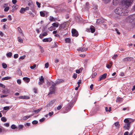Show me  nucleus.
I'll use <instances>...</instances> for the list:
<instances>
[{
  "instance_id": "052dcab7",
  "label": "nucleus",
  "mask_w": 135,
  "mask_h": 135,
  "mask_svg": "<svg viewBox=\"0 0 135 135\" xmlns=\"http://www.w3.org/2000/svg\"><path fill=\"white\" fill-rule=\"evenodd\" d=\"M4 125L7 127H8L9 126V124L8 123L4 124Z\"/></svg>"
},
{
  "instance_id": "b1692460",
  "label": "nucleus",
  "mask_w": 135,
  "mask_h": 135,
  "mask_svg": "<svg viewBox=\"0 0 135 135\" xmlns=\"http://www.w3.org/2000/svg\"><path fill=\"white\" fill-rule=\"evenodd\" d=\"M39 80L40 81L44 82V78L42 76H41L39 78Z\"/></svg>"
},
{
  "instance_id": "37998d69",
  "label": "nucleus",
  "mask_w": 135,
  "mask_h": 135,
  "mask_svg": "<svg viewBox=\"0 0 135 135\" xmlns=\"http://www.w3.org/2000/svg\"><path fill=\"white\" fill-rule=\"evenodd\" d=\"M9 7H7L5 8V9H4V11H5L6 12L8 11L9 9Z\"/></svg>"
},
{
  "instance_id": "1a4fd4ad",
  "label": "nucleus",
  "mask_w": 135,
  "mask_h": 135,
  "mask_svg": "<svg viewBox=\"0 0 135 135\" xmlns=\"http://www.w3.org/2000/svg\"><path fill=\"white\" fill-rule=\"evenodd\" d=\"M88 48H85L84 47H81L77 49V50L78 51H81V52H84L88 50Z\"/></svg>"
},
{
  "instance_id": "ddd939ff",
  "label": "nucleus",
  "mask_w": 135,
  "mask_h": 135,
  "mask_svg": "<svg viewBox=\"0 0 135 135\" xmlns=\"http://www.w3.org/2000/svg\"><path fill=\"white\" fill-rule=\"evenodd\" d=\"M23 79L27 83H28L30 81V79L27 77L23 78Z\"/></svg>"
},
{
  "instance_id": "f03ea898",
  "label": "nucleus",
  "mask_w": 135,
  "mask_h": 135,
  "mask_svg": "<svg viewBox=\"0 0 135 135\" xmlns=\"http://www.w3.org/2000/svg\"><path fill=\"white\" fill-rule=\"evenodd\" d=\"M126 20L127 22L134 23L135 25V14L128 17L126 18Z\"/></svg>"
},
{
  "instance_id": "20e7f679",
  "label": "nucleus",
  "mask_w": 135,
  "mask_h": 135,
  "mask_svg": "<svg viewBox=\"0 0 135 135\" xmlns=\"http://www.w3.org/2000/svg\"><path fill=\"white\" fill-rule=\"evenodd\" d=\"M73 102H71L69 103L68 105L66 108L65 110L67 112H65L64 113H67L68 111H69L71 109V108L73 107L74 105Z\"/></svg>"
},
{
  "instance_id": "0e129e2a",
  "label": "nucleus",
  "mask_w": 135,
  "mask_h": 135,
  "mask_svg": "<svg viewBox=\"0 0 135 135\" xmlns=\"http://www.w3.org/2000/svg\"><path fill=\"white\" fill-rule=\"evenodd\" d=\"M5 72L4 71H3L2 72V73L1 75L2 76H3L5 74Z\"/></svg>"
},
{
  "instance_id": "f704fd0d",
  "label": "nucleus",
  "mask_w": 135,
  "mask_h": 135,
  "mask_svg": "<svg viewBox=\"0 0 135 135\" xmlns=\"http://www.w3.org/2000/svg\"><path fill=\"white\" fill-rule=\"evenodd\" d=\"M17 29L19 33L20 34H22V31L21 28L20 27H18L17 28Z\"/></svg>"
},
{
  "instance_id": "ea45409f",
  "label": "nucleus",
  "mask_w": 135,
  "mask_h": 135,
  "mask_svg": "<svg viewBox=\"0 0 135 135\" xmlns=\"http://www.w3.org/2000/svg\"><path fill=\"white\" fill-rule=\"evenodd\" d=\"M38 123V122L36 120H34L32 122V123L33 124H37Z\"/></svg>"
},
{
  "instance_id": "2f4dec72",
  "label": "nucleus",
  "mask_w": 135,
  "mask_h": 135,
  "mask_svg": "<svg viewBox=\"0 0 135 135\" xmlns=\"http://www.w3.org/2000/svg\"><path fill=\"white\" fill-rule=\"evenodd\" d=\"M40 16L42 17H44L45 16V14L43 12H40Z\"/></svg>"
},
{
  "instance_id": "c9c22d12",
  "label": "nucleus",
  "mask_w": 135,
  "mask_h": 135,
  "mask_svg": "<svg viewBox=\"0 0 135 135\" xmlns=\"http://www.w3.org/2000/svg\"><path fill=\"white\" fill-rule=\"evenodd\" d=\"M11 128L13 129H15L17 128V127L15 124H12L11 126Z\"/></svg>"
},
{
  "instance_id": "aec40b11",
  "label": "nucleus",
  "mask_w": 135,
  "mask_h": 135,
  "mask_svg": "<svg viewBox=\"0 0 135 135\" xmlns=\"http://www.w3.org/2000/svg\"><path fill=\"white\" fill-rule=\"evenodd\" d=\"M65 42L66 43H69L70 42L71 40L69 38H66L65 39Z\"/></svg>"
},
{
  "instance_id": "bb28decb",
  "label": "nucleus",
  "mask_w": 135,
  "mask_h": 135,
  "mask_svg": "<svg viewBox=\"0 0 135 135\" xmlns=\"http://www.w3.org/2000/svg\"><path fill=\"white\" fill-rule=\"evenodd\" d=\"M52 25L53 26L56 27H57L59 26V24L58 23H52Z\"/></svg>"
},
{
  "instance_id": "f257e3e1",
  "label": "nucleus",
  "mask_w": 135,
  "mask_h": 135,
  "mask_svg": "<svg viewBox=\"0 0 135 135\" xmlns=\"http://www.w3.org/2000/svg\"><path fill=\"white\" fill-rule=\"evenodd\" d=\"M133 1V0H123L122 2L123 6L117 8L115 10V12L120 16L127 15L129 10L127 8L131 5Z\"/></svg>"
},
{
  "instance_id": "412c9836",
  "label": "nucleus",
  "mask_w": 135,
  "mask_h": 135,
  "mask_svg": "<svg viewBox=\"0 0 135 135\" xmlns=\"http://www.w3.org/2000/svg\"><path fill=\"white\" fill-rule=\"evenodd\" d=\"M64 80L61 79H58L56 81V83L59 84L61 82H63Z\"/></svg>"
},
{
  "instance_id": "c756f323",
  "label": "nucleus",
  "mask_w": 135,
  "mask_h": 135,
  "mask_svg": "<svg viewBox=\"0 0 135 135\" xmlns=\"http://www.w3.org/2000/svg\"><path fill=\"white\" fill-rule=\"evenodd\" d=\"M18 7V6L16 4L14 5L12 7V8L13 9H15V10L17 9Z\"/></svg>"
},
{
  "instance_id": "774afa93",
  "label": "nucleus",
  "mask_w": 135,
  "mask_h": 135,
  "mask_svg": "<svg viewBox=\"0 0 135 135\" xmlns=\"http://www.w3.org/2000/svg\"><path fill=\"white\" fill-rule=\"evenodd\" d=\"M7 96V95L6 94H3L1 95V98H4L6 97Z\"/></svg>"
},
{
  "instance_id": "7ed1b4c3",
  "label": "nucleus",
  "mask_w": 135,
  "mask_h": 135,
  "mask_svg": "<svg viewBox=\"0 0 135 135\" xmlns=\"http://www.w3.org/2000/svg\"><path fill=\"white\" fill-rule=\"evenodd\" d=\"M68 26V23L65 22L60 25L59 26V30H65L67 29Z\"/></svg>"
},
{
  "instance_id": "a18cd8bd",
  "label": "nucleus",
  "mask_w": 135,
  "mask_h": 135,
  "mask_svg": "<svg viewBox=\"0 0 135 135\" xmlns=\"http://www.w3.org/2000/svg\"><path fill=\"white\" fill-rule=\"evenodd\" d=\"M17 82L18 84H20L21 83V80L20 79H18L17 80Z\"/></svg>"
},
{
  "instance_id": "c03bdc74",
  "label": "nucleus",
  "mask_w": 135,
  "mask_h": 135,
  "mask_svg": "<svg viewBox=\"0 0 135 135\" xmlns=\"http://www.w3.org/2000/svg\"><path fill=\"white\" fill-rule=\"evenodd\" d=\"M62 107V106L61 105H59L57 107V109L58 110H59L61 109Z\"/></svg>"
},
{
  "instance_id": "6e6d98bb",
  "label": "nucleus",
  "mask_w": 135,
  "mask_h": 135,
  "mask_svg": "<svg viewBox=\"0 0 135 135\" xmlns=\"http://www.w3.org/2000/svg\"><path fill=\"white\" fill-rule=\"evenodd\" d=\"M54 114V112H49L48 113V115H49L50 116H51L52 115H53Z\"/></svg>"
},
{
  "instance_id": "69168bd1",
  "label": "nucleus",
  "mask_w": 135,
  "mask_h": 135,
  "mask_svg": "<svg viewBox=\"0 0 135 135\" xmlns=\"http://www.w3.org/2000/svg\"><path fill=\"white\" fill-rule=\"evenodd\" d=\"M12 2L13 4H15L17 2V1L16 0H12Z\"/></svg>"
},
{
  "instance_id": "4468645a",
  "label": "nucleus",
  "mask_w": 135,
  "mask_h": 135,
  "mask_svg": "<svg viewBox=\"0 0 135 135\" xmlns=\"http://www.w3.org/2000/svg\"><path fill=\"white\" fill-rule=\"evenodd\" d=\"M119 0H113V4L114 5H116L119 3Z\"/></svg>"
},
{
  "instance_id": "6e6552de",
  "label": "nucleus",
  "mask_w": 135,
  "mask_h": 135,
  "mask_svg": "<svg viewBox=\"0 0 135 135\" xmlns=\"http://www.w3.org/2000/svg\"><path fill=\"white\" fill-rule=\"evenodd\" d=\"M131 123H125L123 128L125 129L129 130L131 127Z\"/></svg>"
},
{
  "instance_id": "58836bf2",
  "label": "nucleus",
  "mask_w": 135,
  "mask_h": 135,
  "mask_svg": "<svg viewBox=\"0 0 135 135\" xmlns=\"http://www.w3.org/2000/svg\"><path fill=\"white\" fill-rule=\"evenodd\" d=\"M56 83H54L52 81L51 82V83H52V86H51V87H53V88H56L55 86H56V84H57V83H56V82H55Z\"/></svg>"
},
{
  "instance_id": "423d86ee",
  "label": "nucleus",
  "mask_w": 135,
  "mask_h": 135,
  "mask_svg": "<svg viewBox=\"0 0 135 135\" xmlns=\"http://www.w3.org/2000/svg\"><path fill=\"white\" fill-rule=\"evenodd\" d=\"M133 60V58L131 57H127L124 59L123 60L124 62H127Z\"/></svg>"
},
{
  "instance_id": "4c0bfd02",
  "label": "nucleus",
  "mask_w": 135,
  "mask_h": 135,
  "mask_svg": "<svg viewBox=\"0 0 135 135\" xmlns=\"http://www.w3.org/2000/svg\"><path fill=\"white\" fill-rule=\"evenodd\" d=\"M49 20L50 21H54L55 20V19L53 17L51 16H50Z\"/></svg>"
},
{
  "instance_id": "f8f14e48",
  "label": "nucleus",
  "mask_w": 135,
  "mask_h": 135,
  "mask_svg": "<svg viewBox=\"0 0 135 135\" xmlns=\"http://www.w3.org/2000/svg\"><path fill=\"white\" fill-rule=\"evenodd\" d=\"M104 22V20L101 19H98L97 20V23L98 25H100Z\"/></svg>"
},
{
  "instance_id": "603ef678",
  "label": "nucleus",
  "mask_w": 135,
  "mask_h": 135,
  "mask_svg": "<svg viewBox=\"0 0 135 135\" xmlns=\"http://www.w3.org/2000/svg\"><path fill=\"white\" fill-rule=\"evenodd\" d=\"M31 117V115L26 116L24 117V119L26 120L29 118Z\"/></svg>"
},
{
  "instance_id": "9b49d317",
  "label": "nucleus",
  "mask_w": 135,
  "mask_h": 135,
  "mask_svg": "<svg viewBox=\"0 0 135 135\" xmlns=\"http://www.w3.org/2000/svg\"><path fill=\"white\" fill-rule=\"evenodd\" d=\"M107 74L106 73H104L102 75H101L100 77L99 81H100L101 80L105 79L107 76Z\"/></svg>"
},
{
  "instance_id": "09e8293b",
  "label": "nucleus",
  "mask_w": 135,
  "mask_h": 135,
  "mask_svg": "<svg viewBox=\"0 0 135 135\" xmlns=\"http://www.w3.org/2000/svg\"><path fill=\"white\" fill-rule=\"evenodd\" d=\"M118 56V55L117 54L113 56L112 57V58L115 60L116 59V57Z\"/></svg>"
},
{
  "instance_id": "3c124183",
  "label": "nucleus",
  "mask_w": 135,
  "mask_h": 135,
  "mask_svg": "<svg viewBox=\"0 0 135 135\" xmlns=\"http://www.w3.org/2000/svg\"><path fill=\"white\" fill-rule=\"evenodd\" d=\"M49 66V64L48 62L46 63L45 64V68H47Z\"/></svg>"
},
{
  "instance_id": "39448f33",
  "label": "nucleus",
  "mask_w": 135,
  "mask_h": 135,
  "mask_svg": "<svg viewBox=\"0 0 135 135\" xmlns=\"http://www.w3.org/2000/svg\"><path fill=\"white\" fill-rule=\"evenodd\" d=\"M95 30L94 27L93 26H91L89 28L87 29V31L88 32L90 31L91 33H94L95 32Z\"/></svg>"
},
{
  "instance_id": "a211bd4d",
  "label": "nucleus",
  "mask_w": 135,
  "mask_h": 135,
  "mask_svg": "<svg viewBox=\"0 0 135 135\" xmlns=\"http://www.w3.org/2000/svg\"><path fill=\"white\" fill-rule=\"evenodd\" d=\"M42 108H39L36 110H35L32 112V113H34L35 114H37L39 113L41 110Z\"/></svg>"
},
{
  "instance_id": "72a5a7b5",
  "label": "nucleus",
  "mask_w": 135,
  "mask_h": 135,
  "mask_svg": "<svg viewBox=\"0 0 135 135\" xmlns=\"http://www.w3.org/2000/svg\"><path fill=\"white\" fill-rule=\"evenodd\" d=\"M47 34H40L39 35V37L41 39H42L43 38V37L46 36Z\"/></svg>"
},
{
  "instance_id": "bf43d9fd",
  "label": "nucleus",
  "mask_w": 135,
  "mask_h": 135,
  "mask_svg": "<svg viewBox=\"0 0 135 135\" xmlns=\"http://www.w3.org/2000/svg\"><path fill=\"white\" fill-rule=\"evenodd\" d=\"M8 18L9 20H12L11 16L10 15H8Z\"/></svg>"
},
{
  "instance_id": "79ce46f5",
  "label": "nucleus",
  "mask_w": 135,
  "mask_h": 135,
  "mask_svg": "<svg viewBox=\"0 0 135 135\" xmlns=\"http://www.w3.org/2000/svg\"><path fill=\"white\" fill-rule=\"evenodd\" d=\"M36 64H34L33 66H30V68L31 69H34L36 67Z\"/></svg>"
},
{
  "instance_id": "49530a36",
  "label": "nucleus",
  "mask_w": 135,
  "mask_h": 135,
  "mask_svg": "<svg viewBox=\"0 0 135 135\" xmlns=\"http://www.w3.org/2000/svg\"><path fill=\"white\" fill-rule=\"evenodd\" d=\"M57 43L56 42H55L54 43V45L52 47L51 46V48H53L55 47H57Z\"/></svg>"
},
{
  "instance_id": "473e14b6",
  "label": "nucleus",
  "mask_w": 135,
  "mask_h": 135,
  "mask_svg": "<svg viewBox=\"0 0 135 135\" xmlns=\"http://www.w3.org/2000/svg\"><path fill=\"white\" fill-rule=\"evenodd\" d=\"M3 68L4 69H6L7 67L6 64L4 63H3L2 64Z\"/></svg>"
},
{
  "instance_id": "c85d7f7f",
  "label": "nucleus",
  "mask_w": 135,
  "mask_h": 135,
  "mask_svg": "<svg viewBox=\"0 0 135 135\" xmlns=\"http://www.w3.org/2000/svg\"><path fill=\"white\" fill-rule=\"evenodd\" d=\"M6 55L7 57H11L12 56V53L11 52H9Z\"/></svg>"
},
{
  "instance_id": "a878e982",
  "label": "nucleus",
  "mask_w": 135,
  "mask_h": 135,
  "mask_svg": "<svg viewBox=\"0 0 135 135\" xmlns=\"http://www.w3.org/2000/svg\"><path fill=\"white\" fill-rule=\"evenodd\" d=\"M25 11L24 8H22L20 11V12L21 13L23 14L24 13Z\"/></svg>"
},
{
  "instance_id": "338daca9",
  "label": "nucleus",
  "mask_w": 135,
  "mask_h": 135,
  "mask_svg": "<svg viewBox=\"0 0 135 135\" xmlns=\"http://www.w3.org/2000/svg\"><path fill=\"white\" fill-rule=\"evenodd\" d=\"M0 87L2 88H5V86L3 84L1 83V84L0 85Z\"/></svg>"
},
{
  "instance_id": "680f3d73",
  "label": "nucleus",
  "mask_w": 135,
  "mask_h": 135,
  "mask_svg": "<svg viewBox=\"0 0 135 135\" xmlns=\"http://www.w3.org/2000/svg\"><path fill=\"white\" fill-rule=\"evenodd\" d=\"M7 20V19L6 18H4L2 19L1 20V22H5Z\"/></svg>"
},
{
  "instance_id": "8fccbe9b",
  "label": "nucleus",
  "mask_w": 135,
  "mask_h": 135,
  "mask_svg": "<svg viewBox=\"0 0 135 135\" xmlns=\"http://www.w3.org/2000/svg\"><path fill=\"white\" fill-rule=\"evenodd\" d=\"M18 56V55L17 54H15L14 55V57L15 59L17 58Z\"/></svg>"
},
{
  "instance_id": "2eb2a0df",
  "label": "nucleus",
  "mask_w": 135,
  "mask_h": 135,
  "mask_svg": "<svg viewBox=\"0 0 135 135\" xmlns=\"http://www.w3.org/2000/svg\"><path fill=\"white\" fill-rule=\"evenodd\" d=\"M20 99H29V97L27 96H21L19 97Z\"/></svg>"
},
{
  "instance_id": "864d4df0",
  "label": "nucleus",
  "mask_w": 135,
  "mask_h": 135,
  "mask_svg": "<svg viewBox=\"0 0 135 135\" xmlns=\"http://www.w3.org/2000/svg\"><path fill=\"white\" fill-rule=\"evenodd\" d=\"M97 73H94L92 75V78H94L95 76L97 75Z\"/></svg>"
},
{
  "instance_id": "a19ab883",
  "label": "nucleus",
  "mask_w": 135,
  "mask_h": 135,
  "mask_svg": "<svg viewBox=\"0 0 135 135\" xmlns=\"http://www.w3.org/2000/svg\"><path fill=\"white\" fill-rule=\"evenodd\" d=\"M26 57V56L25 55H23V56H20V57L19 58L20 59L23 60Z\"/></svg>"
},
{
  "instance_id": "4d7b16f0",
  "label": "nucleus",
  "mask_w": 135,
  "mask_h": 135,
  "mask_svg": "<svg viewBox=\"0 0 135 135\" xmlns=\"http://www.w3.org/2000/svg\"><path fill=\"white\" fill-rule=\"evenodd\" d=\"M45 120V118H43L42 119H40L39 121L41 122H43Z\"/></svg>"
},
{
  "instance_id": "cd10ccee",
  "label": "nucleus",
  "mask_w": 135,
  "mask_h": 135,
  "mask_svg": "<svg viewBox=\"0 0 135 135\" xmlns=\"http://www.w3.org/2000/svg\"><path fill=\"white\" fill-rule=\"evenodd\" d=\"M18 41L19 42L21 43H22L23 42V41L22 39L20 37H18Z\"/></svg>"
},
{
  "instance_id": "7c9ffc66",
  "label": "nucleus",
  "mask_w": 135,
  "mask_h": 135,
  "mask_svg": "<svg viewBox=\"0 0 135 135\" xmlns=\"http://www.w3.org/2000/svg\"><path fill=\"white\" fill-rule=\"evenodd\" d=\"M1 120L3 122H5L7 121V119L5 117H3L1 118Z\"/></svg>"
},
{
  "instance_id": "5fc2aeb1",
  "label": "nucleus",
  "mask_w": 135,
  "mask_h": 135,
  "mask_svg": "<svg viewBox=\"0 0 135 135\" xmlns=\"http://www.w3.org/2000/svg\"><path fill=\"white\" fill-rule=\"evenodd\" d=\"M36 4L38 8H40V7L41 4L39 2H36Z\"/></svg>"
},
{
  "instance_id": "393cba45",
  "label": "nucleus",
  "mask_w": 135,
  "mask_h": 135,
  "mask_svg": "<svg viewBox=\"0 0 135 135\" xmlns=\"http://www.w3.org/2000/svg\"><path fill=\"white\" fill-rule=\"evenodd\" d=\"M23 127V125H19L18 126V128H17V130H20L21 129H22Z\"/></svg>"
},
{
  "instance_id": "5701e85b",
  "label": "nucleus",
  "mask_w": 135,
  "mask_h": 135,
  "mask_svg": "<svg viewBox=\"0 0 135 135\" xmlns=\"http://www.w3.org/2000/svg\"><path fill=\"white\" fill-rule=\"evenodd\" d=\"M114 125L117 128H119L120 126V125L119 124V122L118 121L115 123Z\"/></svg>"
},
{
  "instance_id": "e2e57ef3",
  "label": "nucleus",
  "mask_w": 135,
  "mask_h": 135,
  "mask_svg": "<svg viewBox=\"0 0 135 135\" xmlns=\"http://www.w3.org/2000/svg\"><path fill=\"white\" fill-rule=\"evenodd\" d=\"M55 102V100H52L50 102L49 104H53Z\"/></svg>"
},
{
  "instance_id": "9d476101",
  "label": "nucleus",
  "mask_w": 135,
  "mask_h": 135,
  "mask_svg": "<svg viewBox=\"0 0 135 135\" xmlns=\"http://www.w3.org/2000/svg\"><path fill=\"white\" fill-rule=\"evenodd\" d=\"M52 40V39L51 37H49L47 38H45L42 39V41L43 42H50Z\"/></svg>"
},
{
  "instance_id": "0eeeda50",
  "label": "nucleus",
  "mask_w": 135,
  "mask_h": 135,
  "mask_svg": "<svg viewBox=\"0 0 135 135\" xmlns=\"http://www.w3.org/2000/svg\"><path fill=\"white\" fill-rule=\"evenodd\" d=\"M56 88H53L51 87L49 88L50 92L48 94V95L50 94H54L55 90Z\"/></svg>"
},
{
  "instance_id": "4be33fe9",
  "label": "nucleus",
  "mask_w": 135,
  "mask_h": 135,
  "mask_svg": "<svg viewBox=\"0 0 135 135\" xmlns=\"http://www.w3.org/2000/svg\"><path fill=\"white\" fill-rule=\"evenodd\" d=\"M123 100V98L120 97H119L117 98L116 100L117 102L120 103Z\"/></svg>"
},
{
  "instance_id": "f3484780",
  "label": "nucleus",
  "mask_w": 135,
  "mask_h": 135,
  "mask_svg": "<svg viewBox=\"0 0 135 135\" xmlns=\"http://www.w3.org/2000/svg\"><path fill=\"white\" fill-rule=\"evenodd\" d=\"M125 123H131V122L129 120L128 118L125 119L124 120Z\"/></svg>"
},
{
  "instance_id": "e433bc0d",
  "label": "nucleus",
  "mask_w": 135,
  "mask_h": 135,
  "mask_svg": "<svg viewBox=\"0 0 135 135\" xmlns=\"http://www.w3.org/2000/svg\"><path fill=\"white\" fill-rule=\"evenodd\" d=\"M9 106H6L3 107V109L4 110H8L9 109Z\"/></svg>"
},
{
  "instance_id": "dca6fc26",
  "label": "nucleus",
  "mask_w": 135,
  "mask_h": 135,
  "mask_svg": "<svg viewBox=\"0 0 135 135\" xmlns=\"http://www.w3.org/2000/svg\"><path fill=\"white\" fill-rule=\"evenodd\" d=\"M72 34H78V32L75 29H73L71 30Z\"/></svg>"
},
{
  "instance_id": "6ab92c4d",
  "label": "nucleus",
  "mask_w": 135,
  "mask_h": 135,
  "mask_svg": "<svg viewBox=\"0 0 135 135\" xmlns=\"http://www.w3.org/2000/svg\"><path fill=\"white\" fill-rule=\"evenodd\" d=\"M11 77L7 76L2 78V80L3 81L4 80H8V79H11Z\"/></svg>"
},
{
  "instance_id": "13d9d810",
  "label": "nucleus",
  "mask_w": 135,
  "mask_h": 135,
  "mask_svg": "<svg viewBox=\"0 0 135 135\" xmlns=\"http://www.w3.org/2000/svg\"><path fill=\"white\" fill-rule=\"evenodd\" d=\"M77 75L76 74L74 73L73 75V78L74 79H75L77 77Z\"/></svg>"
},
{
  "instance_id": "de8ad7c7",
  "label": "nucleus",
  "mask_w": 135,
  "mask_h": 135,
  "mask_svg": "<svg viewBox=\"0 0 135 135\" xmlns=\"http://www.w3.org/2000/svg\"><path fill=\"white\" fill-rule=\"evenodd\" d=\"M105 3H107L109 2L111 0H103Z\"/></svg>"
}]
</instances>
